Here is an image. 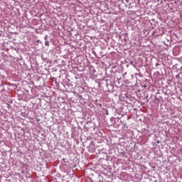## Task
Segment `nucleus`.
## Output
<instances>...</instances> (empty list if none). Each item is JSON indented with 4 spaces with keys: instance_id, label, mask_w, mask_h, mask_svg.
<instances>
[{
    "instance_id": "f257e3e1",
    "label": "nucleus",
    "mask_w": 182,
    "mask_h": 182,
    "mask_svg": "<svg viewBox=\"0 0 182 182\" xmlns=\"http://www.w3.org/2000/svg\"><path fill=\"white\" fill-rule=\"evenodd\" d=\"M45 46H49V41H45Z\"/></svg>"
},
{
    "instance_id": "f03ea898",
    "label": "nucleus",
    "mask_w": 182,
    "mask_h": 182,
    "mask_svg": "<svg viewBox=\"0 0 182 182\" xmlns=\"http://www.w3.org/2000/svg\"><path fill=\"white\" fill-rule=\"evenodd\" d=\"M45 41H46V39H48V36H46V37L44 38Z\"/></svg>"
},
{
    "instance_id": "7ed1b4c3",
    "label": "nucleus",
    "mask_w": 182,
    "mask_h": 182,
    "mask_svg": "<svg viewBox=\"0 0 182 182\" xmlns=\"http://www.w3.org/2000/svg\"><path fill=\"white\" fill-rule=\"evenodd\" d=\"M130 63H131V65H133V61H131Z\"/></svg>"
},
{
    "instance_id": "20e7f679",
    "label": "nucleus",
    "mask_w": 182,
    "mask_h": 182,
    "mask_svg": "<svg viewBox=\"0 0 182 182\" xmlns=\"http://www.w3.org/2000/svg\"><path fill=\"white\" fill-rule=\"evenodd\" d=\"M180 5H182V1H181Z\"/></svg>"
},
{
    "instance_id": "39448f33",
    "label": "nucleus",
    "mask_w": 182,
    "mask_h": 182,
    "mask_svg": "<svg viewBox=\"0 0 182 182\" xmlns=\"http://www.w3.org/2000/svg\"><path fill=\"white\" fill-rule=\"evenodd\" d=\"M175 4H177V2H176V1H175Z\"/></svg>"
},
{
    "instance_id": "423d86ee",
    "label": "nucleus",
    "mask_w": 182,
    "mask_h": 182,
    "mask_svg": "<svg viewBox=\"0 0 182 182\" xmlns=\"http://www.w3.org/2000/svg\"><path fill=\"white\" fill-rule=\"evenodd\" d=\"M157 143H159V141H157Z\"/></svg>"
}]
</instances>
